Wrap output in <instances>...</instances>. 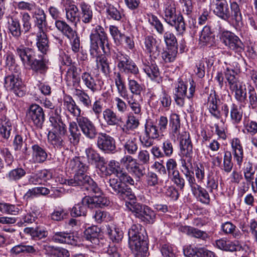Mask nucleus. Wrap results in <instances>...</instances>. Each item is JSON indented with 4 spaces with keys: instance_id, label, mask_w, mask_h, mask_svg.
Segmentation results:
<instances>
[{
    "instance_id": "nucleus-1",
    "label": "nucleus",
    "mask_w": 257,
    "mask_h": 257,
    "mask_svg": "<svg viewBox=\"0 0 257 257\" xmlns=\"http://www.w3.org/2000/svg\"><path fill=\"white\" fill-rule=\"evenodd\" d=\"M231 13L226 0H216L215 8L213 12L221 19L227 21L230 20L231 26L237 32H241L244 27L242 16L239 5L236 2L230 3Z\"/></svg>"
},
{
    "instance_id": "nucleus-2",
    "label": "nucleus",
    "mask_w": 257,
    "mask_h": 257,
    "mask_svg": "<svg viewBox=\"0 0 257 257\" xmlns=\"http://www.w3.org/2000/svg\"><path fill=\"white\" fill-rule=\"evenodd\" d=\"M128 244L135 257H146L148 253L147 236L139 224H133L128 231Z\"/></svg>"
},
{
    "instance_id": "nucleus-3",
    "label": "nucleus",
    "mask_w": 257,
    "mask_h": 257,
    "mask_svg": "<svg viewBox=\"0 0 257 257\" xmlns=\"http://www.w3.org/2000/svg\"><path fill=\"white\" fill-rule=\"evenodd\" d=\"M77 122L72 121L69 123V130L70 133V140L74 145L77 144L80 140L81 134L78 127L85 137L89 139H94L97 135V128L87 117L81 116L76 118Z\"/></svg>"
},
{
    "instance_id": "nucleus-4",
    "label": "nucleus",
    "mask_w": 257,
    "mask_h": 257,
    "mask_svg": "<svg viewBox=\"0 0 257 257\" xmlns=\"http://www.w3.org/2000/svg\"><path fill=\"white\" fill-rule=\"evenodd\" d=\"M32 16L35 26L39 30L37 34V46L42 53L46 54L49 49L48 40L45 32L47 26L46 15L42 9L36 6Z\"/></svg>"
},
{
    "instance_id": "nucleus-5",
    "label": "nucleus",
    "mask_w": 257,
    "mask_h": 257,
    "mask_svg": "<svg viewBox=\"0 0 257 257\" xmlns=\"http://www.w3.org/2000/svg\"><path fill=\"white\" fill-rule=\"evenodd\" d=\"M164 21L170 26L174 27L176 31L182 35L186 31V25L183 16L177 14L176 7L172 0H167L163 6Z\"/></svg>"
},
{
    "instance_id": "nucleus-6",
    "label": "nucleus",
    "mask_w": 257,
    "mask_h": 257,
    "mask_svg": "<svg viewBox=\"0 0 257 257\" xmlns=\"http://www.w3.org/2000/svg\"><path fill=\"white\" fill-rule=\"evenodd\" d=\"M114 83L119 96L126 100L128 105L135 114H140L141 112L143 99L142 98L137 99L133 95L129 96L125 82L120 72H114Z\"/></svg>"
},
{
    "instance_id": "nucleus-7",
    "label": "nucleus",
    "mask_w": 257,
    "mask_h": 257,
    "mask_svg": "<svg viewBox=\"0 0 257 257\" xmlns=\"http://www.w3.org/2000/svg\"><path fill=\"white\" fill-rule=\"evenodd\" d=\"M67 167L76 173L73 179L65 180V184L73 186H80L83 187L84 184L91 179L89 176L85 174L88 167L82 163L79 158L75 157L71 159L68 163Z\"/></svg>"
},
{
    "instance_id": "nucleus-8",
    "label": "nucleus",
    "mask_w": 257,
    "mask_h": 257,
    "mask_svg": "<svg viewBox=\"0 0 257 257\" xmlns=\"http://www.w3.org/2000/svg\"><path fill=\"white\" fill-rule=\"evenodd\" d=\"M235 73L233 70L227 68L225 72V77L229 83V89L234 94L235 99L240 103L245 104L247 100L245 86L238 80Z\"/></svg>"
},
{
    "instance_id": "nucleus-9",
    "label": "nucleus",
    "mask_w": 257,
    "mask_h": 257,
    "mask_svg": "<svg viewBox=\"0 0 257 257\" xmlns=\"http://www.w3.org/2000/svg\"><path fill=\"white\" fill-rule=\"evenodd\" d=\"M90 54L96 56L97 52L99 47L106 53L105 47H108V38L104 28L100 25H97L92 31L90 35Z\"/></svg>"
},
{
    "instance_id": "nucleus-10",
    "label": "nucleus",
    "mask_w": 257,
    "mask_h": 257,
    "mask_svg": "<svg viewBox=\"0 0 257 257\" xmlns=\"http://www.w3.org/2000/svg\"><path fill=\"white\" fill-rule=\"evenodd\" d=\"M113 58L117 62L118 69L122 73L128 76L130 75L136 76L139 73L138 67L127 55L118 51L114 53Z\"/></svg>"
},
{
    "instance_id": "nucleus-11",
    "label": "nucleus",
    "mask_w": 257,
    "mask_h": 257,
    "mask_svg": "<svg viewBox=\"0 0 257 257\" xmlns=\"http://www.w3.org/2000/svg\"><path fill=\"white\" fill-rule=\"evenodd\" d=\"M120 163L115 160H111L108 162L107 168L112 174H114L119 180L124 183L128 184L132 187L127 188L126 191L127 193H131L133 191V189L137 187L138 184H134L133 179L121 168Z\"/></svg>"
},
{
    "instance_id": "nucleus-12",
    "label": "nucleus",
    "mask_w": 257,
    "mask_h": 257,
    "mask_svg": "<svg viewBox=\"0 0 257 257\" xmlns=\"http://www.w3.org/2000/svg\"><path fill=\"white\" fill-rule=\"evenodd\" d=\"M222 43L230 50L238 54H240L244 50V45L240 38L230 31L222 32L221 37Z\"/></svg>"
},
{
    "instance_id": "nucleus-13",
    "label": "nucleus",
    "mask_w": 257,
    "mask_h": 257,
    "mask_svg": "<svg viewBox=\"0 0 257 257\" xmlns=\"http://www.w3.org/2000/svg\"><path fill=\"white\" fill-rule=\"evenodd\" d=\"M172 140L179 141L180 153L181 155L188 158V163L192 165V155L193 154V145L187 132L178 136V138L172 139Z\"/></svg>"
},
{
    "instance_id": "nucleus-14",
    "label": "nucleus",
    "mask_w": 257,
    "mask_h": 257,
    "mask_svg": "<svg viewBox=\"0 0 257 257\" xmlns=\"http://www.w3.org/2000/svg\"><path fill=\"white\" fill-rule=\"evenodd\" d=\"M5 86L7 89L12 90L19 97L23 96L26 93L25 87L22 85L20 76L9 75L5 77Z\"/></svg>"
},
{
    "instance_id": "nucleus-15",
    "label": "nucleus",
    "mask_w": 257,
    "mask_h": 257,
    "mask_svg": "<svg viewBox=\"0 0 257 257\" xmlns=\"http://www.w3.org/2000/svg\"><path fill=\"white\" fill-rule=\"evenodd\" d=\"M61 112V108L57 107L50 113L49 122L52 128L49 132H59L60 134L66 133V125L62 121Z\"/></svg>"
},
{
    "instance_id": "nucleus-16",
    "label": "nucleus",
    "mask_w": 257,
    "mask_h": 257,
    "mask_svg": "<svg viewBox=\"0 0 257 257\" xmlns=\"http://www.w3.org/2000/svg\"><path fill=\"white\" fill-rule=\"evenodd\" d=\"M98 148L105 153H113L116 150L114 139L106 133H100L97 138Z\"/></svg>"
},
{
    "instance_id": "nucleus-17",
    "label": "nucleus",
    "mask_w": 257,
    "mask_h": 257,
    "mask_svg": "<svg viewBox=\"0 0 257 257\" xmlns=\"http://www.w3.org/2000/svg\"><path fill=\"white\" fill-rule=\"evenodd\" d=\"M27 116L36 127H42L45 120V114L43 108L40 106L36 104L31 105L27 112Z\"/></svg>"
},
{
    "instance_id": "nucleus-18",
    "label": "nucleus",
    "mask_w": 257,
    "mask_h": 257,
    "mask_svg": "<svg viewBox=\"0 0 257 257\" xmlns=\"http://www.w3.org/2000/svg\"><path fill=\"white\" fill-rule=\"evenodd\" d=\"M82 82L84 86L92 92L100 91L102 89L103 82L87 72H83L81 75Z\"/></svg>"
},
{
    "instance_id": "nucleus-19",
    "label": "nucleus",
    "mask_w": 257,
    "mask_h": 257,
    "mask_svg": "<svg viewBox=\"0 0 257 257\" xmlns=\"http://www.w3.org/2000/svg\"><path fill=\"white\" fill-rule=\"evenodd\" d=\"M221 110L225 117H227L229 113L230 120L233 124L239 123L242 119V110L234 103H232L230 108L226 104H224L221 106Z\"/></svg>"
},
{
    "instance_id": "nucleus-20",
    "label": "nucleus",
    "mask_w": 257,
    "mask_h": 257,
    "mask_svg": "<svg viewBox=\"0 0 257 257\" xmlns=\"http://www.w3.org/2000/svg\"><path fill=\"white\" fill-rule=\"evenodd\" d=\"M220 100L214 90H211L207 96V107L211 114L217 119L221 117V113L218 104Z\"/></svg>"
},
{
    "instance_id": "nucleus-21",
    "label": "nucleus",
    "mask_w": 257,
    "mask_h": 257,
    "mask_svg": "<svg viewBox=\"0 0 257 257\" xmlns=\"http://www.w3.org/2000/svg\"><path fill=\"white\" fill-rule=\"evenodd\" d=\"M189 88L187 92L188 82H184L182 79H179L177 86L176 88L175 95L186 96L188 98H192L194 94L196 84L193 79H189Z\"/></svg>"
},
{
    "instance_id": "nucleus-22",
    "label": "nucleus",
    "mask_w": 257,
    "mask_h": 257,
    "mask_svg": "<svg viewBox=\"0 0 257 257\" xmlns=\"http://www.w3.org/2000/svg\"><path fill=\"white\" fill-rule=\"evenodd\" d=\"M143 70L152 80L158 83L161 81L159 68L154 61L152 60L150 61L148 60L143 61Z\"/></svg>"
},
{
    "instance_id": "nucleus-23",
    "label": "nucleus",
    "mask_w": 257,
    "mask_h": 257,
    "mask_svg": "<svg viewBox=\"0 0 257 257\" xmlns=\"http://www.w3.org/2000/svg\"><path fill=\"white\" fill-rule=\"evenodd\" d=\"M170 137L171 139L178 138L183 133L187 132L181 127L180 119L179 115L171 113L169 117Z\"/></svg>"
},
{
    "instance_id": "nucleus-24",
    "label": "nucleus",
    "mask_w": 257,
    "mask_h": 257,
    "mask_svg": "<svg viewBox=\"0 0 257 257\" xmlns=\"http://www.w3.org/2000/svg\"><path fill=\"white\" fill-rule=\"evenodd\" d=\"M123 195L125 205L128 207L133 213H135V215L140 218L142 215L144 210V206H142L140 203H137L136 197L135 194H122Z\"/></svg>"
},
{
    "instance_id": "nucleus-25",
    "label": "nucleus",
    "mask_w": 257,
    "mask_h": 257,
    "mask_svg": "<svg viewBox=\"0 0 257 257\" xmlns=\"http://www.w3.org/2000/svg\"><path fill=\"white\" fill-rule=\"evenodd\" d=\"M49 60L44 55L40 56L39 59L34 57L28 64L34 72L45 74L48 69Z\"/></svg>"
},
{
    "instance_id": "nucleus-26",
    "label": "nucleus",
    "mask_w": 257,
    "mask_h": 257,
    "mask_svg": "<svg viewBox=\"0 0 257 257\" xmlns=\"http://www.w3.org/2000/svg\"><path fill=\"white\" fill-rule=\"evenodd\" d=\"M119 139L123 146L124 150L128 154L134 155L137 153L138 150V143L136 138L121 134Z\"/></svg>"
},
{
    "instance_id": "nucleus-27",
    "label": "nucleus",
    "mask_w": 257,
    "mask_h": 257,
    "mask_svg": "<svg viewBox=\"0 0 257 257\" xmlns=\"http://www.w3.org/2000/svg\"><path fill=\"white\" fill-rule=\"evenodd\" d=\"M15 52L16 55L20 58L24 65H28L31 60L36 57V53L33 49L23 45L17 47Z\"/></svg>"
},
{
    "instance_id": "nucleus-28",
    "label": "nucleus",
    "mask_w": 257,
    "mask_h": 257,
    "mask_svg": "<svg viewBox=\"0 0 257 257\" xmlns=\"http://www.w3.org/2000/svg\"><path fill=\"white\" fill-rule=\"evenodd\" d=\"M78 6L80 9L78 20L85 24L90 23L93 19V11L91 6L84 1L79 2Z\"/></svg>"
},
{
    "instance_id": "nucleus-29",
    "label": "nucleus",
    "mask_w": 257,
    "mask_h": 257,
    "mask_svg": "<svg viewBox=\"0 0 257 257\" xmlns=\"http://www.w3.org/2000/svg\"><path fill=\"white\" fill-rule=\"evenodd\" d=\"M230 144L234 160L240 167L243 158V150L240 141L238 138H233L231 140Z\"/></svg>"
},
{
    "instance_id": "nucleus-30",
    "label": "nucleus",
    "mask_w": 257,
    "mask_h": 257,
    "mask_svg": "<svg viewBox=\"0 0 257 257\" xmlns=\"http://www.w3.org/2000/svg\"><path fill=\"white\" fill-rule=\"evenodd\" d=\"M62 4L65 7L67 20L71 23H75L77 18L78 19V8L72 4L71 0H62Z\"/></svg>"
},
{
    "instance_id": "nucleus-31",
    "label": "nucleus",
    "mask_w": 257,
    "mask_h": 257,
    "mask_svg": "<svg viewBox=\"0 0 257 257\" xmlns=\"http://www.w3.org/2000/svg\"><path fill=\"white\" fill-rule=\"evenodd\" d=\"M63 105L65 110L68 111L72 116L78 118L81 117V109L78 105H77L70 95H66L64 97Z\"/></svg>"
},
{
    "instance_id": "nucleus-32",
    "label": "nucleus",
    "mask_w": 257,
    "mask_h": 257,
    "mask_svg": "<svg viewBox=\"0 0 257 257\" xmlns=\"http://www.w3.org/2000/svg\"><path fill=\"white\" fill-rule=\"evenodd\" d=\"M83 203H86L91 207L102 206H106L109 204V201L103 194L99 195L87 196L82 199Z\"/></svg>"
},
{
    "instance_id": "nucleus-33",
    "label": "nucleus",
    "mask_w": 257,
    "mask_h": 257,
    "mask_svg": "<svg viewBox=\"0 0 257 257\" xmlns=\"http://www.w3.org/2000/svg\"><path fill=\"white\" fill-rule=\"evenodd\" d=\"M32 156L30 160L33 163H42L48 157L46 150L37 144L33 145L32 147Z\"/></svg>"
},
{
    "instance_id": "nucleus-34",
    "label": "nucleus",
    "mask_w": 257,
    "mask_h": 257,
    "mask_svg": "<svg viewBox=\"0 0 257 257\" xmlns=\"http://www.w3.org/2000/svg\"><path fill=\"white\" fill-rule=\"evenodd\" d=\"M181 166L182 167V172L187 179L188 183H189L191 187L193 189H196L197 187L198 189L200 187L195 183V179L194 176V172L191 170L192 165L191 166L188 163V160L186 161L185 160L182 159Z\"/></svg>"
},
{
    "instance_id": "nucleus-35",
    "label": "nucleus",
    "mask_w": 257,
    "mask_h": 257,
    "mask_svg": "<svg viewBox=\"0 0 257 257\" xmlns=\"http://www.w3.org/2000/svg\"><path fill=\"white\" fill-rule=\"evenodd\" d=\"M8 32L16 39H19L22 35L20 21L18 18L11 17L7 22Z\"/></svg>"
},
{
    "instance_id": "nucleus-36",
    "label": "nucleus",
    "mask_w": 257,
    "mask_h": 257,
    "mask_svg": "<svg viewBox=\"0 0 257 257\" xmlns=\"http://www.w3.org/2000/svg\"><path fill=\"white\" fill-rule=\"evenodd\" d=\"M52 240L58 243H67L73 244L75 241L74 236L71 233L65 231L54 232Z\"/></svg>"
},
{
    "instance_id": "nucleus-37",
    "label": "nucleus",
    "mask_w": 257,
    "mask_h": 257,
    "mask_svg": "<svg viewBox=\"0 0 257 257\" xmlns=\"http://www.w3.org/2000/svg\"><path fill=\"white\" fill-rule=\"evenodd\" d=\"M65 134H60L59 132H49L48 134V142L51 144L55 149L61 150L65 146V142L62 136Z\"/></svg>"
},
{
    "instance_id": "nucleus-38",
    "label": "nucleus",
    "mask_w": 257,
    "mask_h": 257,
    "mask_svg": "<svg viewBox=\"0 0 257 257\" xmlns=\"http://www.w3.org/2000/svg\"><path fill=\"white\" fill-rule=\"evenodd\" d=\"M55 25L57 30L69 39L71 40L75 36L76 31L73 30L66 22L62 20H56Z\"/></svg>"
},
{
    "instance_id": "nucleus-39",
    "label": "nucleus",
    "mask_w": 257,
    "mask_h": 257,
    "mask_svg": "<svg viewBox=\"0 0 257 257\" xmlns=\"http://www.w3.org/2000/svg\"><path fill=\"white\" fill-rule=\"evenodd\" d=\"M145 50L149 54L150 56L158 55L159 51L157 45L156 39L151 35L145 37L144 39Z\"/></svg>"
},
{
    "instance_id": "nucleus-40",
    "label": "nucleus",
    "mask_w": 257,
    "mask_h": 257,
    "mask_svg": "<svg viewBox=\"0 0 257 257\" xmlns=\"http://www.w3.org/2000/svg\"><path fill=\"white\" fill-rule=\"evenodd\" d=\"M79 74L77 72V69L74 65H71L68 69L66 73L65 80L68 85L77 86L80 81Z\"/></svg>"
},
{
    "instance_id": "nucleus-41",
    "label": "nucleus",
    "mask_w": 257,
    "mask_h": 257,
    "mask_svg": "<svg viewBox=\"0 0 257 257\" xmlns=\"http://www.w3.org/2000/svg\"><path fill=\"white\" fill-rule=\"evenodd\" d=\"M100 229L97 226H92L84 231V238L92 244H97L99 242L98 235Z\"/></svg>"
},
{
    "instance_id": "nucleus-42",
    "label": "nucleus",
    "mask_w": 257,
    "mask_h": 257,
    "mask_svg": "<svg viewBox=\"0 0 257 257\" xmlns=\"http://www.w3.org/2000/svg\"><path fill=\"white\" fill-rule=\"evenodd\" d=\"M103 117L108 125H115L120 121V118L110 108H106L103 111Z\"/></svg>"
},
{
    "instance_id": "nucleus-43",
    "label": "nucleus",
    "mask_w": 257,
    "mask_h": 257,
    "mask_svg": "<svg viewBox=\"0 0 257 257\" xmlns=\"http://www.w3.org/2000/svg\"><path fill=\"white\" fill-rule=\"evenodd\" d=\"M221 229L224 233L231 234L235 239H240L242 236L240 230L230 222H226L222 224Z\"/></svg>"
},
{
    "instance_id": "nucleus-44",
    "label": "nucleus",
    "mask_w": 257,
    "mask_h": 257,
    "mask_svg": "<svg viewBox=\"0 0 257 257\" xmlns=\"http://www.w3.org/2000/svg\"><path fill=\"white\" fill-rule=\"evenodd\" d=\"M96 63L97 67L105 76H108L111 72L109 63L107 58L104 55L96 57Z\"/></svg>"
},
{
    "instance_id": "nucleus-45",
    "label": "nucleus",
    "mask_w": 257,
    "mask_h": 257,
    "mask_svg": "<svg viewBox=\"0 0 257 257\" xmlns=\"http://www.w3.org/2000/svg\"><path fill=\"white\" fill-rule=\"evenodd\" d=\"M36 252V249L34 246L25 245L21 243L15 245L11 249V252L16 255L26 253H34Z\"/></svg>"
},
{
    "instance_id": "nucleus-46",
    "label": "nucleus",
    "mask_w": 257,
    "mask_h": 257,
    "mask_svg": "<svg viewBox=\"0 0 257 257\" xmlns=\"http://www.w3.org/2000/svg\"><path fill=\"white\" fill-rule=\"evenodd\" d=\"M85 152L89 163L93 164L98 162L103 164L105 163L104 158L101 157L99 154L92 148L86 149Z\"/></svg>"
},
{
    "instance_id": "nucleus-47",
    "label": "nucleus",
    "mask_w": 257,
    "mask_h": 257,
    "mask_svg": "<svg viewBox=\"0 0 257 257\" xmlns=\"http://www.w3.org/2000/svg\"><path fill=\"white\" fill-rule=\"evenodd\" d=\"M106 13L108 19L116 21H120L123 16L122 12L110 4H107Z\"/></svg>"
},
{
    "instance_id": "nucleus-48",
    "label": "nucleus",
    "mask_w": 257,
    "mask_h": 257,
    "mask_svg": "<svg viewBox=\"0 0 257 257\" xmlns=\"http://www.w3.org/2000/svg\"><path fill=\"white\" fill-rule=\"evenodd\" d=\"M107 232L110 239L113 242L118 243L123 237L122 231L114 226H108L107 227Z\"/></svg>"
},
{
    "instance_id": "nucleus-49",
    "label": "nucleus",
    "mask_w": 257,
    "mask_h": 257,
    "mask_svg": "<svg viewBox=\"0 0 257 257\" xmlns=\"http://www.w3.org/2000/svg\"><path fill=\"white\" fill-rule=\"evenodd\" d=\"M128 87L132 95H141L144 89V86L135 79H131L128 76L127 78Z\"/></svg>"
},
{
    "instance_id": "nucleus-50",
    "label": "nucleus",
    "mask_w": 257,
    "mask_h": 257,
    "mask_svg": "<svg viewBox=\"0 0 257 257\" xmlns=\"http://www.w3.org/2000/svg\"><path fill=\"white\" fill-rule=\"evenodd\" d=\"M24 232L35 239H41L47 235L46 231L39 228L27 227L24 229Z\"/></svg>"
},
{
    "instance_id": "nucleus-51",
    "label": "nucleus",
    "mask_w": 257,
    "mask_h": 257,
    "mask_svg": "<svg viewBox=\"0 0 257 257\" xmlns=\"http://www.w3.org/2000/svg\"><path fill=\"white\" fill-rule=\"evenodd\" d=\"M148 17L149 23L154 27L158 34L162 35L164 32V28L158 18L152 14L148 15Z\"/></svg>"
},
{
    "instance_id": "nucleus-52",
    "label": "nucleus",
    "mask_w": 257,
    "mask_h": 257,
    "mask_svg": "<svg viewBox=\"0 0 257 257\" xmlns=\"http://www.w3.org/2000/svg\"><path fill=\"white\" fill-rule=\"evenodd\" d=\"M177 53V47H168L167 50L165 51L162 53V57L163 59L165 61V62H172L175 60Z\"/></svg>"
},
{
    "instance_id": "nucleus-53",
    "label": "nucleus",
    "mask_w": 257,
    "mask_h": 257,
    "mask_svg": "<svg viewBox=\"0 0 257 257\" xmlns=\"http://www.w3.org/2000/svg\"><path fill=\"white\" fill-rule=\"evenodd\" d=\"M139 125V120L134 116H128L125 124L122 127L124 133H127L130 131H133L137 128Z\"/></svg>"
},
{
    "instance_id": "nucleus-54",
    "label": "nucleus",
    "mask_w": 257,
    "mask_h": 257,
    "mask_svg": "<svg viewBox=\"0 0 257 257\" xmlns=\"http://www.w3.org/2000/svg\"><path fill=\"white\" fill-rule=\"evenodd\" d=\"M208 170L207 167L202 164H197L194 168V172L198 182H203L206 175V171Z\"/></svg>"
},
{
    "instance_id": "nucleus-55",
    "label": "nucleus",
    "mask_w": 257,
    "mask_h": 257,
    "mask_svg": "<svg viewBox=\"0 0 257 257\" xmlns=\"http://www.w3.org/2000/svg\"><path fill=\"white\" fill-rule=\"evenodd\" d=\"M213 40L212 34L210 28L209 26H205L201 32L200 36V42L203 44L210 43Z\"/></svg>"
},
{
    "instance_id": "nucleus-56",
    "label": "nucleus",
    "mask_w": 257,
    "mask_h": 257,
    "mask_svg": "<svg viewBox=\"0 0 257 257\" xmlns=\"http://www.w3.org/2000/svg\"><path fill=\"white\" fill-rule=\"evenodd\" d=\"M26 173L24 169L21 168H17L10 171L7 177L10 181H17L24 177Z\"/></svg>"
},
{
    "instance_id": "nucleus-57",
    "label": "nucleus",
    "mask_w": 257,
    "mask_h": 257,
    "mask_svg": "<svg viewBox=\"0 0 257 257\" xmlns=\"http://www.w3.org/2000/svg\"><path fill=\"white\" fill-rule=\"evenodd\" d=\"M156 218V214L155 212L152 210L148 206H144L143 213L140 218L145 220H146L147 223H153Z\"/></svg>"
},
{
    "instance_id": "nucleus-58",
    "label": "nucleus",
    "mask_w": 257,
    "mask_h": 257,
    "mask_svg": "<svg viewBox=\"0 0 257 257\" xmlns=\"http://www.w3.org/2000/svg\"><path fill=\"white\" fill-rule=\"evenodd\" d=\"M120 163L130 172L137 164L136 160L129 155L124 156L120 161Z\"/></svg>"
},
{
    "instance_id": "nucleus-59",
    "label": "nucleus",
    "mask_w": 257,
    "mask_h": 257,
    "mask_svg": "<svg viewBox=\"0 0 257 257\" xmlns=\"http://www.w3.org/2000/svg\"><path fill=\"white\" fill-rule=\"evenodd\" d=\"M82 201L81 203L76 204L72 209L71 214L73 216H84L86 214L87 207Z\"/></svg>"
},
{
    "instance_id": "nucleus-60",
    "label": "nucleus",
    "mask_w": 257,
    "mask_h": 257,
    "mask_svg": "<svg viewBox=\"0 0 257 257\" xmlns=\"http://www.w3.org/2000/svg\"><path fill=\"white\" fill-rule=\"evenodd\" d=\"M164 39L166 45L170 48L177 47V42L175 36L170 31L164 34Z\"/></svg>"
},
{
    "instance_id": "nucleus-61",
    "label": "nucleus",
    "mask_w": 257,
    "mask_h": 257,
    "mask_svg": "<svg viewBox=\"0 0 257 257\" xmlns=\"http://www.w3.org/2000/svg\"><path fill=\"white\" fill-rule=\"evenodd\" d=\"M79 101L84 106L89 108L91 106V100L89 95L83 90H78L76 94Z\"/></svg>"
},
{
    "instance_id": "nucleus-62",
    "label": "nucleus",
    "mask_w": 257,
    "mask_h": 257,
    "mask_svg": "<svg viewBox=\"0 0 257 257\" xmlns=\"http://www.w3.org/2000/svg\"><path fill=\"white\" fill-rule=\"evenodd\" d=\"M145 134L154 139H157L159 137L157 126L153 124H146L145 125Z\"/></svg>"
},
{
    "instance_id": "nucleus-63",
    "label": "nucleus",
    "mask_w": 257,
    "mask_h": 257,
    "mask_svg": "<svg viewBox=\"0 0 257 257\" xmlns=\"http://www.w3.org/2000/svg\"><path fill=\"white\" fill-rule=\"evenodd\" d=\"M12 126L9 121L3 122L0 126V135L5 139H8L11 135Z\"/></svg>"
},
{
    "instance_id": "nucleus-64",
    "label": "nucleus",
    "mask_w": 257,
    "mask_h": 257,
    "mask_svg": "<svg viewBox=\"0 0 257 257\" xmlns=\"http://www.w3.org/2000/svg\"><path fill=\"white\" fill-rule=\"evenodd\" d=\"M249 106L252 109L257 107V94L253 88H250L248 90V99Z\"/></svg>"
}]
</instances>
